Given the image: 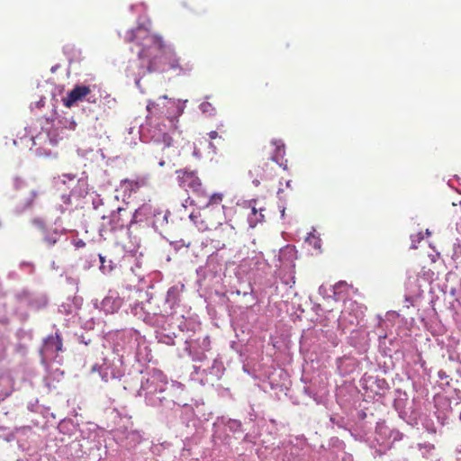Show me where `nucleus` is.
Wrapping results in <instances>:
<instances>
[{"label": "nucleus", "instance_id": "6", "mask_svg": "<svg viewBox=\"0 0 461 461\" xmlns=\"http://www.w3.org/2000/svg\"><path fill=\"white\" fill-rule=\"evenodd\" d=\"M249 205L250 208V212L248 214V221L249 223V226L254 228L256 225L259 222H262L264 221V214H263V208H258L257 207V201L251 200L249 202Z\"/></svg>", "mask_w": 461, "mask_h": 461}, {"label": "nucleus", "instance_id": "15", "mask_svg": "<svg viewBox=\"0 0 461 461\" xmlns=\"http://www.w3.org/2000/svg\"><path fill=\"white\" fill-rule=\"evenodd\" d=\"M33 223L35 225H37L40 229H43L45 227V224H44L43 221H41L40 219L33 220Z\"/></svg>", "mask_w": 461, "mask_h": 461}, {"label": "nucleus", "instance_id": "2", "mask_svg": "<svg viewBox=\"0 0 461 461\" xmlns=\"http://www.w3.org/2000/svg\"><path fill=\"white\" fill-rule=\"evenodd\" d=\"M263 153L259 164L249 171L256 186L259 185L261 181L273 179L281 167L287 168V160L285 159V146L281 140H273L267 147H265Z\"/></svg>", "mask_w": 461, "mask_h": 461}, {"label": "nucleus", "instance_id": "8", "mask_svg": "<svg viewBox=\"0 0 461 461\" xmlns=\"http://www.w3.org/2000/svg\"><path fill=\"white\" fill-rule=\"evenodd\" d=\"M62 339L61 336L56 332L55 335L49 336L44 344V350L52 354H58L62 351Z\"/></svg>", "mask_w": 461, "mask_h": 461}, {"label": "nucleus", "instance_id": "4", "mask_svg": "<svg viewBox=\"0 0 461 461\" xmlns=\"http://www.w3.org/2000/svg\"><path fill=\"white\" fill-rule=\"evenodd\" d=\"M179 185L185 188L190 189L199 196H206L207 193L203 188L200 178L194 171L186 169H180L176 171Z\"/></svg>", "mask_w": 461, "mask_h": 461}, {"label": "nucleus", "instance_id": "11", "mask_svg": "<svg viewBox=\"0 0 461 461\" xmlns=\"http://www.w3.org/2000/svg\"><path fill=\"white\" fill-rule=\"evenodd\" d=\"M38 194L34 190L30 191L29 197L24 198L23 201H21V203L19 205V208L21 211H24L28 208H31L33 201L36 199Z\"/></svg>", "mask_w": 461, "mask_h": 461}, {"label": "nucleus", "instance_id": "13", "mask_svg": "<svg viewBox=\"0 0 461 461\" xmlns=\"http://www.w3.org/2000/svg\"><path fill=\"white\" fill-rule=\"evenodd\" d=\"M162 141L166 147H169L172 144V138L166 132L162 133Z\"/></svg>", "mask_w": 461, "mask_h": 461}, {"label": "nucleus", "instance_id": "10", "mask_svg": "<svg viewBox=\"0 0 461 461\" xmlns=\"http://www.w3.org/2000/svg\"><path fill=\"white\" fill-rule=\"evenodd\" d=\"M147 110H148V113H149L147 118H148V120L149 121L150 123L153 122V118L155 116L163 113V112L160 111L159 104H158L156 102H153V101H149L148 102Z\"/></svg>", "mask_w": 461, "mask_h": 461}, {"label": "nucleus", "instance_id": "7", "mask_svg": "<svg viewBox=\"0 0 461 461\" xmlns=\"http://www.w3.org/2000/svg\"><path fill=\"white\" fill-rule=\"evenodd\" d=\"M190 219L200 231L211 230L215 225L214 222L209 221V217L200 212L190 214Z\"/></svg>", "mask_w": 461, "mask_h": 461}, {"label": "nucleus", "instance_id": "16", "mask_svg": "<svg viewBox=\"0 0 461 461\" xmlns=\"http://www.w3.org/2000/svg\"><path fill=\"white\" fill-rule=\"evenodd\" d=\"M208 135L211 140H214L218 137V132L215 131H212L208 133Z\"/></svg>", "mask_w": 461, "mask_h": 461}, {"label": "nucleus", "instance_id": "14", "mask_svg": "<svg viewBox=\"0 0 461 461\" xmlns=\"http://www.w3.org/2000/svg\"><path fill=\"white\" fill-rule=\"evenodd\" d=\"M200 109L203 113H207L209 112L212 108V105L210 103L208 102H203L200 104Z\"/></svg>", "mask_w": 461, "mask_h": 461}, {"label": "nucleus", "instance_id": "1", "mask_svg": "<svg viewBox=\"0 0 461 461\" xmlns=\"http://www.w3.org/2000/svg\"><path fill=\"white\" fill-rule=\"evenodd\" d=\"M130 41H134L141 46V50L138 52L140 59L148 60V70L149 72L157 71L160 68L157 58H159L168 65L169 69H180L179 59L175 51L167 50L163 39L160 36L150 34L149 32L143 27H137L130 32Z\"/></svg>", "mask_w": 461, "mask_h": 461}, {"label": "nucleus", "instance_id": "5", "mask_svg": "<svg viewBox=\"0 0 461 461\" xmlns=\"http://www.w3.org/2000/svg\"><path fill=\"white\" fill-rule=\"evenodd\" d=\"M90 93L91 89L89 86L77 85L62 98V104L65 107L71 108L76 103L82 102Z\"/></svg>", "mask_w": 461, "mask_h": 461}, {"label": "nucleus", "instance_id": "9", "mask_svg": "<svg viewBox=\"0 0 461 461\" xmlns=\"http://www.w3.org/2000/svg\"><path fill=\"white\" fill-rule=\"evenodd\" d=\"M122 183L131 192H137L149 184L148 179L144 176L136 179H124Z\"/></svg>", "mask_w": 461, "mask_h": 461}, {"label": "nucleus", "instance_id": "3", "mask_svg": "<svg viewBox=\"0 0 461 461\" xmlns=\"http://www.w3.org/2000/svg\"><path fill=\"white\" fill-rule=\"evenodd\" d=\"M129 207H118L112 211L110 215H103V222L100 226V232L114 231L122 230L135 222V214Z\"/></svg>", "mask_w": 461, "mask_h": 461}, {"label": "nucleus", "instance_id": "12", "mask_svg": "<svg viewBox=\"0 0 461 461\" xmlns=\"http://www.w3.org/2000/svg\"><path fill=\"white\" fill-rule=\"evenodd\" d=\"M209 198L206 206L214 205V204H220L223 199V194L221 193H214L211 195H206L205 197Z\"/></svg>", "mask_w": 461, "mask_h": 461}]
</instances>
